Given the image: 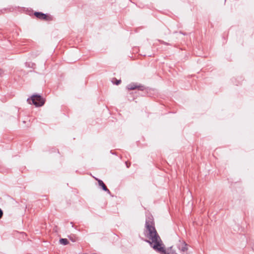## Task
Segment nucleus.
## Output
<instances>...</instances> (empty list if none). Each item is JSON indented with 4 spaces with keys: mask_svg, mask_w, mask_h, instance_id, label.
<instances>
[{
    "mask_svg": "<svg viewBox=\"0 0 254 254\" xmlns=\"http://www.w3.org/2000/svg\"><path fill=\"white\" fill-rule=\"evenodd\" d=\"M27 102L30 104L32 103L36 107H41L44 104L45 100L40 95L35 94L32 95L31 98H28Z\"/></svg>",
    "mask_w": 254,
    "mask_h": 254,
    "instance_id": "obj_2",
    "label": "nucleus"
},
{
    "mask_svg": "<svg viewBox=\"0 0 254 254\" xmlns=\"http://www.w3.org/2000/svg\"><path fill=\"white\" fill-rule=\"evenodd\" d=\"M126 165H127V168H129V166H130V164H128L127 162H126Z\"/></svg>",
    "mask_w": 254,
    "mask_h": 254,
    "instance_id": "obj_11",
    "label": "nucleus"
},
{
    "mask_svg": "<svg viewBox=\"0 0 254 254\" xmlns=\"http://www.w3.org/2000/svg\"><path fill=\"white\" fill-rule=\"evenodd\" d=\"M95 179H96V180L98 181L99 185L102 188L103 190H104V191L107 192L108 193H110V191L107 188V187L106 186V185H105V184L104 183V182L102 180H99L97 178H95Z\"/></svg>",
    "mask_w": 254,
    "mask_h": 254,
    "instance_id": "obj_5",
    "label": "nucleus"
},
{
    "mask_svg": "<svg viewBox=\"0 0 254 254\" xmlns=\"http://www.w3.org/2000/svg\"><path fill=\"white\" fill-rule=\"evenodd\" d=\"M121 81L120 80H117L116 83V85H119L121 83Z\"/></svg>",
    "mask_w": 254,
    "mask_h": 254,
    "instance_id": "obj_9",
    "label": "nucleus"
},
{
    "mask_svg": "<svg viewBox=\"0 0 254 254\" xmlns=\"http://www.w3.org/2000/svg\"><path fill=\"white\" fill-rule=\"evenodd\" d=\"M3 216V211L0 208V219L2 218Z\"/></svg>",
    "mask_w": 254,
    "mask_h": 254,
    "instance_id": "obj_8",
    "label": "nucleus"
},
{
    "mask_svg": "<svg viewBox=\"0 0 254 254\" xmlns=\"http://www.w3.org/2000/svg\"><path fill=\"white\" fill-rule=\"evenodd\" d=\"M127 88L128 90H134L137 89L138 90L143 91L145 89V87L143 85H137L135 83H131L127 86Z\"/></svg>",
    "mask_w": 254,
    "mask_h": 254,
    "instance_id": "obj_3",
    "label": "nucleus"
},
{
    "mask_svg": "<svg viewBox=\"0 0 254 254\" xmlns=\"http://www.w3.org/2000/svg\"><path fill=\"white\" fill-rule=\"evenodd\" d=\"M161 43H162L163 44H165V45H169V44H168V43H166V42H164V41H161Z\"/></svg>",
    "mask_w": 254,
    "mask_h": 254,
    "instance_id": "obj_10",
    "label": "nucleus"
},
{
    "mask_svg": "<svg viewBox=\"0 0 254 254\" xmlns=\"http://www.w3.org/2000/svg\"><path fill=\"white\" fill-rule=\"evenodd\" d=\"M34 15L38 18L42 20H47L48 16L41 12H35Z\"/></svg>",
    "mask_w": 254,
    "mask_h": 254,
    "instance_id": "obj_4",
    "label": "nucleus"
},
{
    "mask_svg": "<svg viewBox=\"0 0 254 254\" xmlns=\"http://www.w3.org/2000/svg\"><path fill=\"white\" fill-rule=\"evenodd\" d=\"M60 243L63 245H66L68 244V241L66 239L62 238L60 240Z\"/></svg>",
    "mask_w": 254,
    "mask_h": 254,
    "instance_id": "obj_7",
    "label": "nucleus"
},
{
    "mask_svg": "<svg viewBox=\"0 0 254 254\" xmlns=\"http://www.w3.org/2000/svg\"><path fill=\"white\" fill-rule=\"evenodd\" d=\"M144 235L147 238L144 241L148 244L156 252L161 254H177L173 247L165 249L163 242L158 234L151 218L146 219Z\"/></svg>",
    "mask_w": 254,
    "mask_h": 254,
    "instance_id": "obj_1",
    "label": "nucleus"
},
{
    "mask_svg": "<svg viewBox=\"0 0 254 254\" xmlns=\"http://www.w3.org/2000/svg\"><path fill=\"white\" fill-rule=\"evenodd\" d=\"M177 248L179 249V250L182 253H184L186 252L188 250L187 248V244L185 243L180 244L179 245H178Z\"/></svg>",
    "mask_w": 254,
    "mask_h": 254,
    "instance_id": "obj_6",
    "label": "nucleus"
}]
</instances>
